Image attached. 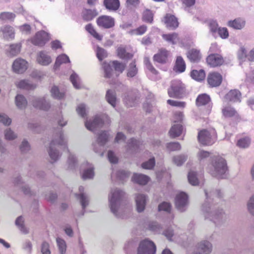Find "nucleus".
Wrapping results in <instances>:
<instances>
[{
	"mask_svg": "<svg viewBox=\"0 0 254 254\" xmlns=\"http://www.w3.org/2000/svg\"><path fill=\"white\" fill-rule=\"evenodd\" d=\"M125 192L118 188L112 189L109 195V205L112 212L118 218L123 217L121 203Z\"/></svg>",
	"mask_w": 254,
	"mask_h": 254,
	"instance_id": "obj_1",
	"label": "nucleus"
},
{
	"mask_svg": "<svg viewBox=\"0 0 254 254\" xmlns=\"http://www.w3.org/2000/svg\"><path fill=\"white\" fill-rule=\"evenodd\" d=\"M202 211L205 218L209 219L216 226L221 225L226 220V215L222 209L213 210L207 202L203 204Z\"/></svg>",
	"mask_w": 254,
	"mask_h": 254,
	"instance_id": "obj_2",
	"label": "nucleus"
},
{
	"mask_svg": "<svg viewBox=\"0 0 254 254\" xmlns=\"http://www.w3.org/2000/svg\"><path fill=\"white\" fill-rule=\"evenodd\" d=\"M228 171L227 163L224 159L215 157L209 167V172L213 176L219 179L224 178Z\"/></svg>",
	"mask_w": 254,
	"mask_h": 254,
	"instance_id": "obj_3",
	"label": "nucleus"
},
{
	"mask_svg": "<svg viewBox=\"0 0 254 254\" xmlns=\"http://www.w3.org/2000/svg\"><path fill=\"white\" fill-rule=\"evenodd\" d=\"M197 138L201 144L204 145H211L215 141L216 133L214 129L210 131L203 129L198 132Z\"/></svg>",
	"mask_w": 254,
	"mask_h": 254,
	"instance_id": "obj_4",
	"label": "nucleus"
},
{
	"mask_svg": "<svg viewBox=\"0 0 254 254\" xmlns=\"http://www.w3.org/2000/svg\"><path fill=\"white\" fill-rule=\"evenodd\" d=\"M170 97L180 98L185 93L184 85L180 80H175L172 82L171 86L168 90Z\"/></svg>",
	"mask_w": 254,
	"mask_h": 254,
	"instance_id": "obj_5",
	"label": "nucleus"
},
{
	"mask_svg": "<svg viewBox=\"0 0 254 254\" xmlns=\"http://www.w3.org/2000/svg\"><path fill=\"white\" fill-rule=\"evenodd\" d=\"M212 250V243L208 240H203L196 244L195 250L191 254H210Z\"/></svg>",
	"mask_w": 254,
	"mask_h": 254,
	"instance_id": "obj_6",
	"label": "nucleus"
},
{
	"mask_svg": "<svg viewBox=\"0 0 254 254\" xmlns=\"http://www.w3.org/2000/svg\"><path fill=\"white\" fill-rule=\"evenodd\" d=\"M156 249L153 242L145 239L140 242L137 249V254H155Z\"/></svg>",
	"mask_w": 254,
	"mask_h": 254,
	"instance_id": "obj_7",
	"label": "nucleus"
},
{
	"mask_svg": "<svg viewBox=\"0 0 254 254\" xmlns=\"http://www.w3.org/2000/svg\"><path fill=\"white\" fill-rule=\"evenodd\" d=\"M188 197L186 193L182 192L178 194L175 198V206L181 212L186 211L188 205Z\"/></svg>",
	"mask_w": 254,
	"mask_h": 254,
	"instance_id": "obj_8",
	"label": "nucleus"
},
{
	"mask_svg": "<svg viewBox=\"0 0 254 254\" xmlns=\"http://www.w3.org/2000/svg\"><path fill=\"white\" fill-rule=\"evenodd\" d=\"M64 144V136L62 133H60L58 139H56L52 140L50 143L49 154L51 159L53 160L54 161H56L58 160L59 156L58 152L56 150L54 151L53 148L56 145H62Z\"/></svg>",
	"mask_w": 254,
	"mask_h": 254,
	"instance_id": "obj_9",
	"label": "nucleus"
},
{
	"mask_svg": "<svg viewBox=\"0 0 254 254\" xmlns=\"http://www.w3.org/2000/svg\"><path fill=\"white\" fill-rule=\"evenodd\" d=\"M49 40L48 34L45 31H41L36 34L31 39V42L34 45L42 47L45 45Z\"/></svg>",
	"mask_w": 254,
	"mask_h": 254,
	"instance_id": "obj_10",
	"label": "nucleus"
},
{
	"mask_svg": "<svg viewBox=\"0 0 254 254\" xmlns=\"http://www.w3.org/2000/svg\"><path fill=\"white\" fill-rule=\"evenodd\" d=\"M99 26L104 28L109 29L115 25L114 18L110 16L102 15L99 16L97 20Z\"/></svg>",
	"mask_w": 254,
	"mask_h": 254,
	"instance_id": "obj_11",
	"label": "nucleus"
},
{
	"mask_svg": "<svg viewBox=\"0 0 254 254\" xmlns=\"http://www.w3.org/2000/svg\"><path fill=\"white\" fill-rule=\"evenodd\" d=\"M28 67V63L22 59L15 60L12 64L13 70L17 73H22Z\"/></svg>",
	"mask_w": 254,
	"mask_h": 254,
	"instance_id": "obj_12",
	"label": "nucleus"
},
{
	"mask_svg": "<svg viewBox=\"0 0 254 254\" xmlns=\"http://www.w3.org/2000/svg\"><path fill=\"white\" fill-rule=\"evenodd\" d=\"M222 80L221 75L218 72L209 73L207 76V82L211 87H217L220 85Z\"/></svg>",
	"mask_w": 254,
	"mask_h": 254,
	"instance_id": "obj_13",
	"label": "nucleus"
},
{
	"mask_svg": "<svg viewBox=\"0 0 254 254\" xmlns=\"http://www.w3.org/2000/svg\"><path fill=\"white\" fill-rule=\"evenodd\" d=\"M139 98L140 95L138 91L135 90L127 94L125 99V102L128 107H132L135 106Z\"/></svg>",
	"mask_w": 254,
	"mask_h": 254,
	"instance_id": "obj_14",
	"label": "nucleus"
},
{
	"mask_svg": "<svg viewBox=\"0 0 254 254\" xmlns=\"http://www.w3.org/2000/svg\"><path fill=\"white\" fill-rule=\"evenodd\" d=\"M135 199L137 212H142L145 208L147 196L144 194L138 193L136 194Z\"/></svg>",
	"mask_w": 254,
	"mask_h": 254,
	"instance_id": "obj_15",
	"label": "nucleus"
},
{
	"mask_svg": "<svg viewBox=\"0 0 254 254\" xmlns=\"http://www.w3.org/2000/svg\"><path fill=\"white\" fill-rule=\"evenodd\" d=\"M207 64L211 66L216 67L223 64L224 60L222 57L218 54H211L206 59Z\"/></svg>",
	"mask_w": 254,
	"mask_h": 254,
	"instance_id": "obj_16",
	"label": "nucleus"
},
{
	"mask_svg": "<svg viewBox=\"0 0 254 254\" xmlns=\"http://www.w3.org/2000/svg\"><path fill=\"white\" fill-rule=\"evenodd\" d=\"M164 22L166 26L170 29H174L179 25L177 18L170 14H167L164 18Z\"/></svg>",
	"mask_w": 254,
	"mask_h": 254,
	"instance_id": "obj_17",
	"label": "nucleus"
},
{
	"mask_svg": "<svg viewBox=\"0 0 254 254\" xmlns=\"http://www.w3.org/2000/svg\"><path fill=\"white\" fill-rule=\"evenodd\" d=\"M241 94L238 90H230L225 96V99L227 101L236 102H240Z\"/></svg>",
	"mask_w": 254,
	"mask_h": 254,
	"instance_id": "obj_18",
	"label": "nucleus"
},
{
	"mask_svg": "<svg viewBox=\"0 0 254 254\" xmlns=\"http://www.w3.org/2000/svg\"><path fill=\"white\" fill-rule=\"evenodd\" d=\"M228 26L236 30L243 29L246 25V21L241 18H237L228 22Z\"/></svg>",
	"mask_w": 254,
	"mask_h": 254,
	"instance_id": "obj_19",
	"label": "nucleus"
},
{
	"mask_svg": "<svg viewBox=\"0 0 254 254\" xmlns=\"http://www.w3.org/2000/svg\"><path fill=\"white\" fill-rule=\"evenodd\" d=\"M32 104L34 107L45 111L48 110L50 108L49 103L44 98L36 99L33 101Z\"/></svg>",
	"mask_w": 254,
	"mask_h": 254,
	"instance_id": "obj_20",
	"label": "nucleus"
},
{
	"mask_svg": "<svg viewBox=\"0 0 254 254\" xmlns=\"http://www.w3.org/2000/svg\"><path fill=\"white\" fill-rule=\"evenodd\" d=\"M168 52L165 49H161L159 52L153 57V60L158 63L164 64L167 61Z\"/></svg>",
	"mask_w": 254,
	"mask_h": 254,
	"instance_id": "obj_21",
	"label": "nucleus"
},
{
	"mask_svg": "<svg viewBox=\"0 0 254 254\" xmlns=\"http://www.w3.org/2000/svg\"><path fill=\"white\" fill-rule=\"evenodd\" d=\"M149 178L145 175L134 173L132 177V181L141 185H146L149 181Z\"/></svg>",
	"mask_w": 254,
	"mask_h": 254,
	"instance_id": "obj_22",
	"label": "nucleus"
},
{
	"mask_svg": "<svg viewBox=\"0 0 254 254\" xmlns=\"http://www.w3.org/2000/svg\"><path fill=\"white\" fill-rule=\"evenodd\" d=\"M96 127H102L108 125L110 120L108 116L104 114H100L96 115Z\"/></svg>",
	"mask_w": 254,
	"mask_h": 254,
	"instance_id": "obj_23",
	"label": "nucleus"
},
{
	"mask_svg": "<svg viewBox=\"0 0 254 254\" xmlns=\"http://www.w3.org/2000/svg\"><path fill=\"white\" fill-rule=\"evenodd\" d=\"M104 5L110 11H116L120 7L119 0H104Z\"/></svg>",
	"mask_w": 254,
	"mask_h": 254,
	"instance_id": "obj_24",
	"label": "nucleus"
},
{
	"mask_svg": "<svg viewBox=\"0 0 254 254\" xmlns=\"http://www.w3.org/2000/svg\"><path fill=\"white\" fill-rule=\"evenodd\" d=\"M117 56L122 59L128 60L132 58L133 55L126 51L123 46H119L117 49Z\"/></svg>",
	"mask_w": 254,
	"mask_h": 254,
	"instance_id": "obj_25",
	"label": "nucleus"
},
{
	"mask_svg": "<svg viewBox=\"0 0 254 254\" xmlns=\"http://www.w3.org/2000/svg\"><path fill=\"white\" fill-rule=\"evenodd\" d=\"M37 61L39 64L43 65H48L51 63V59L50 56L47 55L44 52L39 53Z\"/></svg>",
	"mask_w": 254,
	"mask_h": 254,
	"instance_id": "obj_26",
	"label": "nucleus"
},
{
	"mask_svg": "<svg viewBox=\"0 0 254 254\" xmlns=\"http://www.w3.org/2000/svg\"><path fill=\"white\" fill-rule=\"evenodd\" d=\"M112 66L116 72L117 76L122 73L126 68V63L114 61L112 62Z\"/></svg>",
	"mask_w": 254,
	"mask_h": 254,
	"instance_id": "obj_27",
	"label": "nucleus"
},
{
	"mask_svg": "<svg viewBox=\"0 0 254 254\" xmlns=\"http://www.w3.org/2000/svg\"><path fill=\"white\" fill-rule=\"evenodd\" d=\"M183 127L180 124H177L174 125L171 128L169 133L172 138L178 137L181 135L182 132Z\"/></svg>",
	"mask_w": 254,
	"mask_h": 254,
	"instance_id": "obj_28",
	"label": "nucleus"
},
{
	"mask_svg": "<svg viewBox=\"0 0 254 254\" xmlns=\"http://www.w3.org/2000/svg\"><path fill=\"white\" fill-rule=\"evenodd\" d=\"M209 32L214 37H217V31L219 29L218 24L215 20H211L207 22Z\"/></svg>",
	"mask_w": 254,
	"mask_h": 254,
	"instance_id": "obj_29",
	"label": "nucleus"
},
{
	"mask_svg": "<svg viewBox=\"0 0 254 254\" xmlns=\"http://www.w3.org/2000/svg\"><path fill=\"white\" fill-rule=\"evenodd\" d=\"M187 57L191 62H197L200 59L199 52L195 49H191L187 53Z\"/></svg>",
	"mask_w": 254,
	"mask_h": 254,
	"instance_id": "obj_30",
	"label": "nucleus"
},
{
	"mask_svg": "<svg viewBox=\"0 0 254 254\" xmlns=\"http://www.w3.org/2000/svg\"><path fill=\"white\" fill-rule=\"evenodd\" d=\"M251 143V138L249 136L242 137L238 140L236 145L240 148H248Z\"/></svg>",
	"mask_w": 254,
	"mask_h": 254,
	"instance_id": "obj_31",
	"label": "nucleus"
},
{
	"mask_svg": "<svg viewBox=\"0 0 254 254\" xmlns=\"http://www.w3.org/2000/svg\"><path fill=\"white\" fill-rule=\"evenodd\" d=\"M106 98L107 102L113 107L116 105V94L115 91L108 90L107 91Z\"/></svg>",
	"mask_w": 254,
	"mask_h": 254,
	"instance_id": "obj_32",
	"label": "nucleus"
},
{
	"mask_svg": "<svg viewBox=\"0 0 254 254\" xmlns=\"http://www.w3.org/2000/svg\"><path fill=\"white\" fill-rule=\"evenodd\" d=\"M222 113L225 118H231L237 114V112L235 109L230 106L224 107L222 109Z\"/></svg>",
	"mask_w": 254,
	"mask_h": 254,
	"instance_id": "obj_33",
	"label": "nucleus"
},
{
	"mask_svg": "<svg viewBox=\"0 0 254 254\" xmlns=\"http://www.w3.org/2000/svg\"><path fill=\"white\" fill-rule=\"evenodd\" d=\"M174 68L176 71L179 72H183L185 70L186 64L181 57L179 56L177 57Z\"/></svg>",
	"mask_w": 254,
	"mask_h": 254,
	"instance_id": "obj_34",
	"label": "nucleus"
},
{
	"mask_svg": "<svg viewBox=\"0 0 254 254\" xmlns=\"http://www.w3.org/2000/svg\"><path fill=\"white\" fill-rule=\"evenodd\" d=\"M188 156L185 154H180L174 156L172 160L174 164L178 166H182L187 160Z\"/></svg>",
	"mask_w": 254,
	"mask_h": 254,
	"instance_id": "obj_35",
	"label": "nucleus"
},
{
	"mask_svg": "<svg viewBox=\"0 0 254 254\" xmlns=\"http://www.w3.org/2000/svg\"><path fill=\"white\" fill-rule=\"evenodd\" d=\"M190 75L193 79L197 81L203 80L205 77V72L202 69L199 70H193L191 72Z\"/></svg>",
	"mask_w": 254,
	"mask_h": 254,
	"instance_id": "obj_36",
	"label": "nucleus"
},
{
	"mask_svg": "<svg viewBox=\"0 0 254 254\" xmlns=\"http://www.w3.org/2000/svg\"><path fill=\"white\" fill-rule=\"evenodd\" d=\"M137 72L138 69L136 66L135 62L133 61L129 64L127 76L128 77H133L137 74Z\"/></svg>",
	"mask_w": 254,
	"mask_h": 254,
	"instance_id": "obj_37",
	"label": "nucleus"
},
{
	"mask_svg": "<svg viewBox=\"0 0 254 254\" xmlns=\"http://www.w3.org/2000/svg\"><path fill=\"white\" fill-rule=\"evenodd\" d=\"M210 101L209 96L206 94H203L197 97L196 100V104L197 106H203L208 104Z\"/></svg>",
	"mask_w": 254,
	"mask_h": 254,
	"instance_id": "obj_38",
	"label": "nucleus"
},
{
	"mask_svg": "<svg viewBox=\"0 0 254 254\" xmlns=\"http://www.w3.org/2000/svg\"><path fill=\"white\" fill-rule=\"evenodd\" d=\"M69 62L70 61L68 56L64 54L61 55L57 58L54 65L55 68L59 67L62 64H66Z\"/></svg>",
	"mask_w": 254,
	"mask_h": 254,
	"instance_id": "obj_39",
	"label": "nucleus"
},
{
	"mask_svg": "<svg viewBox=\"0 0 254 254\" xmlns=\"http://www.w3.org/2000/svg\"><path fill=\"white\" fill-rule=\"evenodd\" d=\"M162 36L165 40L172 43V44H176L179 41L178 34L176 33H173L170 34H164Z\"/></svg>",
	"mask_w": 254,
	"mask_h": 254,
	"instance_id": "obj_40",
	"label": "nucleus"
},
{
	"mask_svg": "<svg viewBox=\"0 0 254 254\" xmlns=\"http://www.w3.org/2000/svg\"><path fill=\"white\" fill-rule=\"evenodd\" d=\"M15 103L17 107L19 109L26 107L27 102L25 97L21 95H17L15 97Z\"/></svg>",
	"mask_w": 254,
	"mask_h": 254,
	"instance_id": "obj_41",
	"label": "nucleus"
},
{
	"mask_svg": "<svg viewBox=\"0 0 254 254\" xmlns=\"http://www.w3.org/2000/svg\"><path fill=\"white\" fill-rule=\"evenodd\" d=\"M109 134L107 131H102L99 133L97 138V141L101 145L105 144L108 140Z\"/></svg>",
	"mask_w": 254,
	"mask_h": 254,
	"instance_id": "obj_42",
	"label": "nucleus"
},
{
	"mask_svg": "<svg viewBox=\"0 0 254 254\" xmlns=\"http://www.w3.org/2000/svg\"><path fill=\"white\" fill-rule=\"evenodd\" d=\"M15 16V14L12 12H2L0 13V20L1 21H13Z\"/></svg>",
	"mask_w": 254,
	"mask_h": 254,
	"instance_id": "obj_43",
	"label": "nucleus"
},
{
	"mask_svg": "<svg viewBox=\"0 0 254 254\" xmlns=\"http://www.w3.org/2000/svg\"><path fill=\"white\" fill-rule=\"evenodd\" d=\"M17 87L20 89H33L35 88V86L29 84L27 81L25 80H22L19 82L16 83Z\"/></svg>",
	"mask_w": 254,
	"mask_h": 254,
	"instance_id": "obj_44",
	"label": "nucleus"
},
{
	"mask_svg": "<svg viewBox=\"0 0 254 254\" xmlns=\"http://www.w3.org/2000/svg\"><path fill=\"white\" fill-rule=\"evenodd\" d=\"M188 181L189 183L192 186H196L198 184V181L196 177V173L193 171H190L189 173Z\"/></svg>",
	"mask_w": 254,
	"mask_h": 254,
	"instance_id": "obj_45",
	"label": "nucleus"
},
{
	"mask_svg": "<svg viewBox=\"0 0 254 254\" xmlns=\"http://www.w3.org/2000/svg\"><path fill=\"white\" fill-rule=\"evenodd\" d=\"M59 250L61 254H64L66 250V245L64 240L58 238L56 240Z\"/></svg>",
	"mask_w": 254,
	"mask_h": 254,
	"instance_id": "obj_46",
	"label": "nucleus"
},
{
	"mask_svg": "<svg viewBox=\"0 0 254 254\" xmlns=\"http://www.w3.org/2000/svg\"><path fill=\"white\" fill-rule=\"evenodd\" d=\"M142 19L145 22L152 23L153 20V14L152 11L149 9L144 10L143 12Z\"/></svg>",
	"mask_w": 254,
	"mask_h": 254,
	"instance_id": "obj_47",
	"label": "nucleus"
},
{
	"mask_svg": "<svg viewBox=\"0 0 254 254\" xmlns=\"http://www.w3.org/2000/svg\"><path fill=\"white\" fill-rule=\"evenodd\" d=\"M70 80L75 88L79 89L81 88L79 78L75 73H73L70 75Z\"/></svg>",
	"mask_w": 254,
	"mask_h": 254,
	"instance_id": "obj_48",
	"label": "nucleus"
},
{
	"mask_svg": "<svg viewBox=\"0 0 254 254\" xmlns=\"http://www.w3.org/2000/svg\"><path fill=\"white\" fill-rule=\"evenodd\" d=\"M52 96L55 98L61 99L64 97V93L60 92L59 88L57 86H53L51 90Z\"/></svg>",
	"mask_w": 254,
	"mask_h": 254,
	"instance_id": "obj_49",
	"label": "nucleus"
},
{
	"mask_svg": "<svg viewBox=\"0 0 254 254\" xmlns=\"http://www.w3.org/2000/svg\"><path fill=\"white\" fill-rule=\"evenodd\" d=\"M76 111L78 115L82 118H85L87 116V108L84 104H80L78 105L76 108Z\"/></svg>",
	"mask_w": 254,
	"mask_h": 254,
	"instance_id": "obj_50",
	"label": "nucleus"
},
{
	"mask_svg": "<svg viewBox=\"0 0 254 254\" xmlns=\"http://www.w3.org/2000/svg\"><path fill=\"white\" fill-rule=\"evenodd\" d=\"M0 30L5 36H8L9 37H13L14 36V32L13 29L12 27L9 25H6L2 27Z\"/></svg>",
	"mask_w": 254,
	"mask_h": 254,
	"instance_id": "obj_51",
	"label": "nucleus"
},
{
	"mask_svg": "<svg viewBox=\"0 0 254 254\" xmlns=\"http://www.w3.org/2000/svg\"><path fill=\"white\" fill-rule=\"evenodd\" d=\"M166 147L171 151H179L181 149V145L178 142H172L167 143Z\"/></svg>",
	"mask_w": 254,
	"mask_h": 254,
	"instance_id": "obj_52",
	"label": "nucleus"
},
{
	"mask_svg": "<svg viewBox=\"0 0 254 254\" xmlns=\"http://www.w3.org/2000/svg\"><path fill=\"white\" fill-rule=\"evenodd\" d=\"M139 142L138 140L131 138L129 140L127 147L131 151H135L139 147Z\"/></svg>",
	"mask_w": 254,
	"mask_h": 254,
	"instance_id": "obj_53",
	"label": "nucleus"
},
{
	"mask_svg": "<svg viewBox=\"0 0 254 254\" xmlns=\"http://www.w3.org/2000/svg\"><path fill=\"white\" fill-rule=\"evenodd\" d=\"M155 164V161L154 158H150L147 161L141 164L142 168L145 169H152L153 168Z\"/></svg>",
	"mask_w": 254,
	"mask_h": 254,
	"instance_id": "obj_54",
	"label": "nucleus"
},
{
	"mask_svg": "<svg viewBox=\"0 0 254 254\" xmlns=\"http://www.w3.org/2000/svg\"><path fill=\"white\" fill-rule=\"evenodd\" d=\"M247 209L252 215L254 216V194L250 198L247 202Z\"/></svg>",
	"mask_w": 254,
	"mask_h": 254,
	"instance_id": "obj_55",
	"label": "nucleus"
},
{
	"mask_svg": "<svg viewBox=\"0 0 254 254\" xmlns=\"http://www.w3.org/2000/svg\"><path fill=\"white\" fill-rule=\"evenodd\" d=\"M112 64H108L104 63L103 64V68L105 72L106 77L110 78L112 75L113 69L112 68Z\"/></svg>",
	"mask_w": 254,
	"mask_h": 254,
	"instance_id": "obj_56",
	"label": "nucleus"
},
{
	"mask_svg": "<svg viewBox=\"0 0 254 254\" xmlns=\"http://www.w3.org/2000/svg\"><path fill=\"white\" fill-rule=\"evenodd\" d=\"M93 176L94 170L93 168H90L84 170L82 175V178L84 180L92 178Z\"/></svg>",
	"mask_w": 254,
	"mask_h": 254,
	"instance_id": "obj_57",
	"label": "nucleus"
},
{
	"mask_svg": "<svg viewBox=\"0 0 254 254\" xmlns=\"http://www.w3.org/2000/svg\"><path fill=\"white\" fill-rule=\"evenodd\" d=\"M171 210V205L170 203L167 202H163L160 203L158 206V210L164 211L167 212H170Z\"/></svg>",
	"mask_w": 254,
	"mask_h": 254,
	"instance_id": "obj_58",
	"label": "nucleus"
},
{
	"mask_svg": "<svg viewBox=\"0 0 254 254\" xmlns=\"http://www.w3.org/2000/svg\"><path fill=\"white\" fill-rule=\"evenodd\" d=\"M149 229L155 232H160L162 229L161 225L156 222H152L149 225Z\"/></svg>",
	"mask_w": 254,
	"mask_h": 254,
	"instance_id": "obj_59",
	"label": "nucleus"
},
{
	"mask_svg": "<svg viewBox=\"0 0 254 254\" xmlns=\"http://www.w3.org/2000/svg\"><path fill=\"white\" fill-rule=\"evenodd\" d=\"M76 197L80 200L82 208H85L88 205V200L87 197L83 193L76 194Z\"/></svg>",
	"mask_w": 254,
	"mask_h": 254,
	"instance_id": "obj_60",
	"label": "nucleus"
},
{
	"mask_svg": "<svg viewBox=\"0 0 254 254\" xmlns=\"http://www.w3.org/2000/svg\"><path fill=\"white\" fill-rule=\"evenodd\" d=\"M94 17V12L90 9H86L83 12V18L86 21L92 20Z\"/></svg>",
	"mask_w": 254,
	"mask_h": 254,
	"instance_id": "obj_61",
	"label": "nucleus"
},
{
	"mask_svg": "<svg viewBox=\"0 0 254 254\" xmlns=\"http://www.w3.org/2000/svg\"><path fill=\"white\" fill-rule=\"evenodd\" d=\"M217 34H218L222 39H227L229 37L228 31L227 29L225 27H219L217 31Z\"/></svg>",
	"mask_w": 254,
	"mask_h": 254,
	"instance_id": "obj_62",
	"label": "nucleus"
},
{
	"mask_svg": "<svg viewBox=\"0 0 254 254\" xmlns=\"http://www.w3.org/2000/svg\"><path fill=\"white\" fill-rule=\"evenodd\" d=\"M86 127L89 130L94 131L95 129V118H93L92 120H87L85 123Z\"/></svg>",
	"mask_w": 254,
	"mask_h": 254,
	"instance_id": "obj_63",
	"label": "nucleus"
},
{
	"mask_svg": "<svg viewBox=\"0 0 254 254\" xmlns=\"http://www.w3.org/2000/svg\"><path fill=\"white\" fill-rule=\"evenodd\" d=\"M10 54L12 56H15L17 54L20 50V46L18 44L11 45L10 46Z\"/></svg>",
	"mask_w": 254,
	"mask_h": 254,
	"instance_id": "obj_64",
	"label": "nucleus"
}]
</instances>
